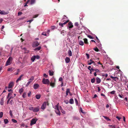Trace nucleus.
<instances>
[{"label":"nucleus","instance_id":"43","mask_svg":"<svg viewBox=\"0 0 128 128\" xmlns=\"http://www.w3.org/2000/svg\"><path fill=\"white\" fill-rule=\"evenodd\" d=\"M3 113L2 112H0V118H2L3 115Z\"/></svg>","mask_w":128,"mask_h":128},{"label":"nucleus","instance_id":"12","mask_svg":"<svg viewBox=\"0 0 128 128\" xmlns=\"http://www.w3.org/2000/svg\"><path fill=\"white\" fill-rule=\"evenodd\" d=\"M39 87V85L37 84H34L33 86L34 88V89H37Z\"/></svg>","mask_w":128,"mask_h":128},{"label":"nucleus","instance_id":"64","mask_svg":"<svg viewBox=\"0 0 128 128\" xmlns=\"http://www.w3.org/2000/svg\"><path fill=\"white\" fill-rule=\"evenodd\" d=\"M127 103H125V105L127 106L128 107V101L127 102Z\"/></svg>","mask_w":128,"mask_h":128},{"label":"nucleus","instance_id":"7","mask_svg":"<svg viewBox=\"0 0 128 128\" xmlns=\"http://www.w3.org/2000/svg\"><path fill=\"white\" fill-rule=\"evenodd\" d=\"M12 57H10L6 62V64H9L11 63L12 60Z\"/></svg>","mask_w":128,"mask_h":128},{"label":"nucleus","instance_id":"51","mask_svg":"<svg viewBox=\"0 0 128 128\" xmlns=\"http://www.w3.org/2000/svg\"><path fill=\"white\" fill-rule=\"evenodd\" d=\"M94 50L97 52H98L99 51L98 49L96 47L94 48Z\"/></svg>","mask_w":128,"mask_h":128},{"label":"nucleus","instance_id":"56","mask_svg":"<svg viewBox=\"0 0 128 128\" xmlns=\"http://www.w3.org/2000/svg\"><path fill=\"white\" fill-rule=\"evenodd\" d=\"M63 80V79L62 78L60 77L59 79V81L62 82Z\"/></svg>","mask_w":128,"mask_h":128},{"label":"nucleus","instance_id":"40","mask_svg":"<svg viewBox=\"0 0 128 128\" xmlns=\"http://www.w3.org/2000/svg\"><path fill=\"white\" fill-rule=\"evenodd\" d=\"M26 92L24 93L22 95V97L24 98H25L26 97Z\"/></svg>","mask_w":128,"mask_h":128},{"label":"nucleus","instance_id":"15","mask_svg":"<svg viewBox=\"0 0 128 128\" xmlns=\"http://www.w3.org/2000/svg\"><path fill=\"white\" fill-rule=\"evenodd\" d=\"M96 82L97 84H99L101 82V80L99 78L97 77L96 78Z\"/></svg>","mask_w":128,"mask_h":128},{"label":"nucleus","instance_id":"53","mask_svg":"<svg viewBox=\"0 0 128 128\" xmlns=\"http://www.w3.org/2000/svg\"><path fill=\"white\" fill-rule=\"evenodd\" d=\"M38 15H39V14H36V15H34L33 16V18H36L38 17Z\"/></svg>","mask_w":128,"mask_h":128},{"label":"nucleus","instance_id":"38","mask_svg":"<svg viewBox=\"0 0 128 128\" xmlns=\"http://www.w3.org/2000/svg\"><path fill=\"white\" fill-rule=\"evenodd\" d=\"M12 93H11V92L9 93L8 94V96H7L6 97L7 98H8L10 96H12Z\"/></svg>","mask_w":128,"mask_h":128},{"label":"nucleus","instance_id":"44","mask_svg":"<svg viewBox=\"0 0 128 128\" xmlns=\"http://www.w3.org/2000/svg\"><path fill=\"white\" fill-rule=\"evenodd\" d=\"M12 120L13 122L14 123H16L17 122V121L16 120L13 119H12Z\"/></svg>","mask_w":128,"mask_h":128},{"label":"nucleus","instance_id":"48","mask_svg":"<svg viewBox=\"0 0 128 128\" xmlns=\"http://www.w3.org/2000/svg\"><path fill=\"white\" fill-rule=\"evenodd\" d=\"M31 82L30 81H28V82H27V84H26V86H28L30 84V83Z\"/></svg>","mask_w":128,"mask_h":128},{"label":"nucleus","instance_id":"57","mask_svg":"<svg viewBox=\"0 0 128 128\" xmlns=\"http://www.w3.org/2000/svg\"><path fill=\"white\" fill-rule=\"evenodd\" d=\"M118 96H119L120 97V98H122L123 96V95L120 94H118Z\"/></svg>","mask_w":128,"mask_h":128},{"label":"nucleus","instance_id":"45","mask_svg":"<svg viewBox=\"0 0 128 128\" xmlns=\"http://www.w3.org/2000/svg\"><path fill=\"white\" fill-rule=\"evenodd\" d=\"M74 100H75V102L76 103V105H78V102L76 98H75Z\"/></svg>","mask_w":128,"mask_h":128},{"label":"nucleus","instance_id":"9","mask_svg":"<svg viewBox=\"0 0 128 128\" xmlns=\"http://www.w3.org/2000/svg\"><path fill=\"white\" fill-rule=\"evenodd\" d=\"M52 80L53 81H54V82H51L50 83V85L52 87H54L55 86V82H56V80L55 79L53 78L52 79Z\"/></svg>","mask_w":128,"mask_h":128},{"label":"nucleus","instance_id":"41","mask_svg":"<svg viewBox=\"0 0 128 128\" xmlns=\"http://www.w3.org/2000/svg\"><path fill=\"white\" fill-rule=\"evenodd\" d=\"M35 58L36 59H39L40 58V56L38 55L35 56Z\"/></svg>","mask_w":128,"mask_h":128},{"label":"nucleus","instance_id":"28","mask_svg":"<svg viewBox=\"0 0 128 128\" xmlns=\"http://www.w3.org/2000/svg\"><path fill=\"white\" fill-rule=\"evenodd\" d=\"M88 68L90 70L94 71V69L93 68H91L90 66H88Z\"/></svg>","mask_w":128,"mask_h":128},{"label":"nucleus","instance_id":"31","mask_svg":"<svg viewBox=\"0 0 128 128\" xmlns=\"http://www.w3.org/2000/svg\"><path fill=\"white\" fill-rule=\"evenodd\" d=\"M34 77L33 76H32L30 78V79L28 80L31 82L34 80Z\"/></svg>","mask_w":128,"mask_h":128},{"label":"nucleus","instance_id":"58","mask_svg":"<svg viewBox=\"0 0 128 128\" xmlns=\"http://www.w3.org/2000/svg\"><path fill=\"white\" fill-rule=\"evenodd\" d=\"M80 111L83 114H84L85 113L83 111L81 108H80Z\"/></svg>","mask_w":128,"mask_h":128},{"label":"nucleus","instance_id":"21","mask_svg":"<svg viewBox=\"0 0 128 128\" xmlns=\"http://www.w3.org/2000/svg\"><path fill=\"white\" fill-rule=\"evenodd\" d=\"M14 69V68H9L8 69L7 71L8 72H12L13 70Z\"/></svg>","mask_w":128,"mask_h":128},{"label":"nucleus","instance_id":"4","mask_svg":"<svg viewBox=\"0 0 128 128\" xmlns=\"http://www.w3.org/2000/svg\"><path fill=\"white\" fill-rule=\"evenodd\" d=\"M42 82L43 84H49L50 81L48 79L44 78L42 80Z\"/></svg>","mask_w":128,"mask_h":128},{"label":"nucleus","instance_id":"19","mask_svg":"<svg viewBox=\"0 0 128 128\" xmlns=\"http://www.w3.org/2000/svg\"><path fill=\"white\" fill-rule=\"evenodd\" d=\"M36 2V0H31L30 1V4L32 5L34 4Z\"/></svg>","mask_w":128,"mask_h":128},{"label":"nucleus","instance_id":"61","mask_svg":"<svg viewBox=\"0 0 128 128\" xmlns=\"http://www.w3.org/2000/svg\"><path fill=\"white\" fill-rule=\"evenodd\" d=\"M119 72H120V78H121V76L122 75V72L120 71V70L119 69Z\"/></svg>","mask_w":128,"mask_h":128},{"label":"nucleus","instance_id":"50","mask_svg":"<svg viewBox=\"0 0 128 128\" xmlns=\"http://www.w3.org/2000/svg\"><path fill=\"white\" fill-rule=\"evenodd\" d=\"M115 92H116L114 90H113V91H112L110 92V93L111 94H115Z\"/></svg>","mask_w":128,"mask_h":128},{"label":"nucleus","instance_id":"52","mask_svg":"<svg viewBox=\"0 0 128 128\" xmlns=\"http://www.w3.org/2000/svg\"><path fill=\"white\" fill-rule=\"evenodd\" d=\"M78 22H76L74 24V25L76 26H78Z\"/></svg>","mask_w":128,"mask_h":128},{"label":"nucleus","instance_id":"36","mask_svg":"<svg viewBox=\"0 0 128 128\" xmlns=\"http://www.w3.org/2000/svg\"><path fill=\"white\" fill-rule=\"evenodd\" d=\"M84 43L86 44H88V40L86 38H85L84 39Z\"/></svg>","mask_w":128,"mask_h":128},{"label":"nucleus","instance_id":"17","mask_svg":"<svg viewBox=\"0 0 128 128\" xmlns=\"http://www.w3.org/2000/svg\"><path fill=\"white\" fill-rule=\"evenodd\" d=\"M70 61V59L69 58L66 57L65 59V61L67 63H69Z\"/></svg>","mask_w":128,"mask_h":128},{"label":"nucleus","instance_id":"5","mask_svg":"<svg viewBox=\"0 0 128 128\" xmlns=\"http://www.w3.org/2000/svg\"><path fill=\"white\" fill-rule=\"evenodd\" d=\"M48 104V103L47 102H44L42 104L41 107V109L44 110L46 108V105Z\"/></svg>","mask_w":128,"mask_h":128},{"label":"nucleus","instance_id":"46","mask_svg":"<svg viewBox=\"0 0 128 128\" xmlns=\"http://www.w3.org/2000/svg\"><path fill=\"white\" fill-rule=\"evenodd\" d=\"M30 2V0H28L26 2L25 4L24 5V6H28L27 4Z\"/></svg>","mask_w":128,"mask_h":128},{"label":"nucleus","instance_id":"49","mask_svg":"<svg viewBox=\"0 0 128 128\" xmlns=\"http://www.w3.org/2000/svg\"><path fill=\"white\" fill-rule=\"evenodd\" d=\"M9 112H10V116H11L12 117L13 115H12V112L11 110H10Z\"/></svg>","mask_w":128,"mask_h":128},{"label":"nucleus","instance_id":"34","mask_svg":"<svg viewBox=\"0 0 128 128\" xmlns=\"http://www.w3.org/2000/svg\"><path fill=\"white\" fill-rule=\"evenodd\" d=\"M4 123L5 124H7L8 122V120L7 119H4Z\"/></svg>","mask_w":128,"mask_h":128},{"label":"nucleus","instance_id":"47","mask_svg":"<svg viewBox=\"0 0 128 128\" xmlns=\"http://www.w3.org/2000/svg\"><path fill=\"white\" fill-rule=\"evenodd\" d=\"M67 19V20L66 21H65V20H64V24H66L67 23H68V22H69V20H68V19Z\"/></svg>","mask_w":128,"mask_h":128},{"label":"nucleus","instance_id":"59","mask_svg":"<svg viewBox=\"0 0 128 128\" xmlns=\"http://www.w3.org/2000/svg\"><path fill=\"white\" fill-rule=\"evenodd\" d=\"M86 56H87V59H88L89 58V54H87V53H86Z\"/></svg>","mask_w":128,"mask_h":128},{"label":"nucleus","instance_id":"14","mask_svg":"<svg viewBox=\"0 0 128 128\" xmlns=\"http://www.w3.org/2000/svg\"><path fill=\"white\" fill-rule=\"evenodd\" d=\"M96 42L98 43H96V45H97L98 46L100 47L101 46V44L100 42V41L99 40H97L96 41Z\"/></svg>","mask_w":128,"mask_h":128},{"label":"nucleus","instance_id":"23","mask_svg":"<svg viewBox=\"0 0 128 128\" xmlns=\"http://www.w3.org/2000/svg\"><path fill=\"white\" fill-rule=\"evenodd\" d=\"M24 89L23 88H21L19 90V92L21 94L24 91Z\"/></svg>","mask_w":128,"mask_h":128},{"label":"nucleus","instance_id":"20","mask_svg":"<svg viewBox=\"0 0 128 128\" xmlns=\"http://www.w3.org/2000/svg\"><path fill=\"white\" fill-rule=\"evenodd\" d=\"M110 77L111 78H112L113 80L116 81V78L117 79V80L118 79V78L116 76L113 77L112 76H110Z\"/></svg>","mask_w":128,"mask_h":128},{"label":"nucleus","instance_id":"16","mask_svg":"<svg viewBox=\"0 0 128 128\" xmlns=\"http://www.w3.org/2000/svg\"><path fill=\"white\" fill-rule=\"evenodd\" d=\"M23 76V75H21L17 80L16 82L17 83L19 81H20L21 80V78Z\"/></svg>","mask_w":128,"mask_h":128},{"label":"nucleus","instance_id":"60","mask_svg":"<svg viewBox=\"0 0 128 128\" xmlns=\"http://www.w3.org/2000/svg\"><path fill=\"white\" fill-rule=\"evenodd\" d=\"M64 30H62V31L60 32V34H62L63 36L64 35Z\"/></svg>","mask_w":128,"mask_h":128},{"label":"nucleus","instance_id":"1","mask_svg":"<svg viewBox=\"0 0 128 128\" xmlns=\"http://www.w3.org/2000/svg\"><path fill=\"white\" fill-rule=\"evenodd\" d=\"M97 60H98V61L97 62L96 61L95 59L91 58L89 61H88L89 62L88 64H92V63H94V64H102L100 63V61H98L99 60L98 59Z\"/></svg>","mask_w":128,"mask_h":128},{"label":"nucleus","instance_id":"6","mask_svg":"<svg viewBox=\"0 0 128 128\" xmlns=\"http://www.w3.org/2000/svg\"><path fill=\"white\" fill-rule=\"evenodd\" d=\"M73 26L72 23L71 22H69L67 25V28L69 29V30H70V28H72Z\"/></svg>","mask_w":128,"mask_h":128},{"label":"nucleus","instance_id":"55","mask_svg":"<svg viewBox=\"0 0 128 128\" xmlns=\"http://www.w3.org/2000/svg\"><path fill=\"white\" fill-rule=\"evenodd\" d=\"M42 35L46 36H47L46 33L44 32H42Z\"/></svg>","mask_w":128,"mask_h":128},{"label":"nucleus","instance_id":"11","mask_svg":"<svg viewBox=\"0 0 128 128\" xmlns=\"http://www.w3.org/2000/svg\"><path fill=\"white\" fill-rule=\"evenodd\" d=\"M39 110V107H34L33 112H38Z\"/></svg>","mask_w":128,"mask_h":128},{"label":"nucleus","instance_id":"22","mask_svg":"<svg viewBox=\"0 0 128 128\" xmlns=\"http://www.w3.org/2000/svg\"><path fill=\"white\" fill-rule=\"evenodd\" d=\"M41 95L40 94H38L36 95V97L37 99H39L40 98Z\"/></svg>","mask_w":128,"mask_h":128},{"label":"nucleus","instance_id":"37","mask_svg":"<svg viewBox=\"0 0 128 128\" xmlns=\"http://www.w3.org/2000/svg\"><path fill=\"white\" fill-rule=\"evenodd\" d=\"M34 107L32 106L29 107L28 109L30 110H32L33 112V110L34 109Z\"/></svg>","mask_w":128,"mask_h":128},{"label":"nucleus","instance_id":"33","mask_svg":"<svg viewBox=\"0 0 128 128\" xmlns=\"http://www.w3.org/2000/svg\"><path fill=\"white\" fill-rule=\"evenodd\" d=\"M74 101L73 99L71 98L69 101V102L71 104H72L74 103Z\"/></svg>","mask_w":128,"mask_h":128},{"label":"nucleus","instance_id":"10","mask_svg":"<svg viewBox=\"0 0 128 128\" xmlns=\"http://www.w3.org/2000/svg\"><path fill=\"white\" fill-rule=\"evenodd\" d=\"M14 85V82H11L8 84V88H11Z\"/></svg>","mask_w":128,"mask_h":128},{"label":"nucleus","instance_id":"18","mask_svg":"<svg viewBox=\"0 0 128 128\" xmlns=\"http://www.w3.org/2000/svg\"><path fill=\"white\" fill-rule=\"evenodd\" d=\"M0 14H1L5 15L7 14V13L5 12L4 11H1L0 10Z\"/></svg>","mask_w":128,"mask_h":128},{"label":"nucleus","instance_id":"27","mask_svg":"<svg viewBox=\"0 0 128 128\" xmlns=\"http://www.w3.org/2000/svg\"><path fill=\"white\" fill-rule=\"evenodd\" d=\"M79 44L81 46H83L84 44V43L82 41L80 40L79 41Z\"/></svg>","mask_w":128,"mask_h":128},{"label":"nucleus","instance_id":"62","mask_svg":"<svg viewBox=\"0 0 128 128\" xmlns=\"http://www.w3.org/2000/svg\"><path fill=\"white\" fill-rule=\"evenodd\" d=\"M44 76L45 78H47L48 77V75H47L46 74H44Z\"/></svg>","mask_w":128,"mask_h":128},{"label":"nucleus","instance_id":"8","mask_svg":"<svg viewBox=\"0 0 128 128\" xmlns=\"http://www.w3.org/2000/svg\"><path fill=\"white\" fill-rule=\"evenodd\" d=\"M39 44V43L37 41H36L33 42L32 46L33 47H36L38 46Z\"/></svg>","mask_w":128,"mask_h":128},{"label":"nucleus","instance_id":"35","mask_svg":"<svg viewBox=\"0 0 128 128\" xmlns=\"http://www.w3.org/2000/svg\"><path fill=\"white\" fill-rule=\"evenodd\" d=\"M68 54L70 56H72V52L70 50H69L68 51Z\"/></svg>","mask_w":128,"mask_h":128},{"label":"nucleus","instance_id":"26","mask_svg":"<svg viewBox=\"0 0 128 128\" xmlns=\"http://www.w3.org/2000/svg\"><path fill=\"white\" fill-rule=\"evenodd\" d=\"M41 48V47L40 46H38V47L34 49V50L36 51H37L40 50Z\"/></svg>","mask_w":128,"mask_h":128},{"label":"nucleus","instance_id":"2","mask_svg":"<svg viewBox=\"0 0 128 128\" xmlns=\"http://www.w3.org/2000/svg\"><path fill=\"white\" fill-rule=\"evenodd\" d=\"M58 104L54 106V108L55 110V111L56 114L59 115L60 114V112L59 110Z\"/></svg>","mask_w":128,"mask_h":128},{"label":"nucleus","instance_id":"30","mask_svg":"<svg viewBox=\"0 0 128 128\" xmlns=\"http://www.w3.org/2000/svg\"><path fill=\"white\" fill-rule=\"evenodd\" d=\"M14 97H13L12 96H10L9 98H8V101L7 102V104H8L9 102V101H10V100L12 98Z\"/></svg>","mask_w":128,"mask_h":128},{"label":"nucleus","instance_id":"29","mask_svg":"<svg viewBox=\"0 0 128 128\" xmlns=\"http://www.w3.org/2000/svg\"><path fill=\"white\" fill-rule=\"evenodd\" d=\"M103 117L106 119L107 121H110V120L109 118L106 116H103Z\"/></svg>","mask_w":128,"mask_h":128},{"label":"nucleus","instance_id":"54","mask_svg":"<svg viewBox=\"0 0 128 128\" xmlns=\"http://www.w3.org/2000/svg\"><path fill=\"white\" fill-rule=\"evenodd\" d=\"M88 37L90 39H93V37L91 36L90 35H88Z\"/></svg>","mask_w":128,"mask_h":128},{"label":"nucleus","instance_id":"24","mask_svg":"<svg viewBox=\"0 0 128 128\" xmlns=\"http://www.w3.org/2000/svg\"><path fill=\"white\" fill-rule=\"evenodd\" d=\"M35 56H33L31 58V60L32 62H34L36 59Z\"/></svg>","mask_w":128,"mask_h":128},{"label":"nucleus","instance_id":"63","mask_svg":"<svg viewBox=\"0 0 128 128\" xmlns=\"http://www.w3.org/2000/svg\"><path fill=\"white\" fill-rule=\"evenodd\" d=\"M108 76V74H104L103 76H104L106 78Z\"/></svg>","mask_w":128,"mask_h":128},{"label":"nucleus","instance_id":"32","mask_svg":"<svg viewBox=\"0 0 128 128\" xmlns=\"http://www.w3.org/2000/svg\"><path fill=\"white\" fill-rule=\"evenodd\" d=\"M4 100L3 98L1 99L0 101V104L2 105H3L4 104Z\"/></svg>","mask_w":128,"mask_h":128},{"label":"nucleus","instance_id":"39","mask_svg":"<svg viewBox=\"0 0 128 128\" xmlns=\"http://www.w3.org/2000/svg\"><path fill=\"white\" fill-rule=\"evenodd\" d=\"M64 24V23L60 22L59 24V25L60 26V28L62 27L63 26V25Z\"/></svg>","mask_w":128,"mask_h":128},{"label":"nucleus","instance_id":"13","mask_svg":"<svg viewBox=\"0 0 128 128\" xmlns=\"http://www.w3.org/2000/svg\"><path fill=\"white\" fill-rule=\"evenodd\" d=\"M69 93L70 96L72 95V94L70 93V90L69 88H68L67 89L66 92V96H67L68 95V94Z\"/></svg>","mask_w":128,"mask_h":128},{"label":"nucleus","instance_id":"25","mask_svg":"<svg viewBox=\"0 0 128 128\" xmlns=\"http://www.w3.org/2000/svg\"><path fill=\"white\" fill-rule=\"evenodd\" d=\"M48 72L50 76H52L53 75V72L52 70H49Z\"/></svg>","mask_w":128,"mask_h":128},{"label":"nucleus","instance_id":"42","mask_svg":"<svg viewBox=\"0 0 128 128\" xmlns=\"http://www.w3.org/2000/svg\"><path fill=\"white\" fill-rule=\"evenodd\" d=\"M95 79L94 78H93L92 79L91 81L92 83H94L95 82Z\"/></svg>","mask_w":128,"mask_h":128},{"label":"nucleus","instance_id":"3","mask_svg":"<svg viewBox=\"0 0 128 128\" xmlns=\"http://www.w3.org/2000/svg\"><path fill=\"white\" fill-rule=\"evenodd\" d=\"M38 119L36 118H34L32 119L31 120V122L30 123V125L32 126V125L35 124L38 120Z\"/></svg>","mask_w":128,"mask_h":128}]
</instances>
